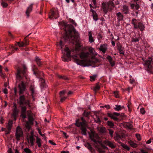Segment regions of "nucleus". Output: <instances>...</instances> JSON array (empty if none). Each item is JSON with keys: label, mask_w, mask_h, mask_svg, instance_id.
<instances>
[{"label": "nucleus", "mask_w": 153, "mask_h": 153, "mask_svg": "<svg viewBox=\"0 0 153 153\" xmlns=\"http://www.w3.org/2000/svg\"><path fill=\"white\" fill-rule=\"evenodd\" d=\"M23 70L19 68L17 69L16 74V82L17 83H19L18 85L19 89V97L18 100V104L21 108V116L23 119L26 118V113L27 114L29 123L30 124L33 125L34 119L31 116L29 111H26V107L24 105H28L30 107V101L26 99L25 96L23 95L26 89L25 84L26 82L27 68L24 64L22 65Z\"/></svg>", "instance_id": "obj_1"}, {"label": "nucleus", "mask_w": 153, "mask_h": 153, "mask_svg": "<svg viewBox=\"0 0 153 153\" xmlns=\"http://www.w3.org/2000/svg\"><path fill=\"white\" fill-rule=\"evenodd\" d=\"M65 32L63 38L65 42L69 41L74 43V42L77 41L79 34L72 25L65 24Z\"/></svg>", "instance_id": "obj_2"}, {"label": "nucleus", "mask_w": 153, "mask_h": 153, "mask_svg": "<svg viewBox=\"0 0 153 153\" xmlns=\"http://www.w3.org/2000/svg\"><path fill=\"white\" fill-rule=\"evenodd\" d=\"M80 57L81 59H86L85 60H80L77 58L76 55H74L73 56L74 59V62L78 65H85V66L89 64V60L91 59L90 53L88 52H82L80 54Z\"/></svg>", "instance_id": "obj_3"}, {"label": "nucleus", "mask_w": 153, "mask_h": 153, "mask_svg": "<svg viewBox=\"0 0 153 153\" xmlns=\"http://www.w3.org/2000/svg\"><path fill=\"white\" fill-rule=\"evenodd\" d=\"M114 6L113 2L111 1H109L108 2L102 3L101 8L104 13L106 14L107 13L109 9L110 11H111Z\"/></svg>", "instance_id": "obj_4"}, {"label": "nucleus", "mask_w": 153, "mask_h": 153, "mask_svg": "<svg viewBox=\"0 0 153 153\" xmlns=\"http://www.w3.org/2000/svg\"><path fill=\"white\" fill-rule=\"evenodd\" d=\"M89 51L90 52V56L91 59L89 60V64L86 65L88 66L91 65L92 64L98 62L99 60L94 58L95 55V52L94 49L92 47H90L88 49Z\"/></svg>", "instance_id": "obj_5"}, {"label": "nucleus", "mask_w": 153, "mask_h": 153, "mask_svg": "<svg viewBox=\"0 0 153 153\" xmlns=\"http://www.w3.org/2000/svg\"><path fill=\"white\" fill-rule=\"evenodd\" d=\"M65 51L66 52V55H64L62 57V60L64 62H68L70 60L69 59L71 57V53L70 50L68 47H66L65 49Z\"/></svg>", "instance_id": "obj_6"}, {"label": "nucleus", "mask_w": 153, "mask_h": 153, "mask_svg": "<svg viewBox=\"0 0 153 153\" xmlns=\"http://www.w3.org/2000/svg\"><path fill=\"white\" fill-rule=\"evenodd\" d=\"M89 135L90 139L94 143H100V142L98 140L99 139L100 137L97 134L95 133L93 131H92Z\"/></svg>", "instance_id": "obj_7"}, {"label": "nucleus", "mask_w": 153, "mask_h": 153, "mask_svg": "<svg viewBox=\"0 0 153 153\" xmlns=\"http://www.w3.org/2000/svg\"><path fill=\"white\" fill-rule=\"evenodd\" d=\"M59 17V14L58 11L56 9H52L49 13V18L51 19H53V17L55 19Z\"/></svg>", "instance_id": "obj_8"}, {"label": "nucleus", "mask_w": 153, "mask_h": 153, "mask_svg": "<svg viewBox=\"0 0 153 153\" xmlns=\"http://www.w3.org/2000/svg\"><path fill=\"white\" fill-rule=\"evenodd\" d=\"M23 135V132L21 128L17 127L16 129V133L15 136L16 139L19 140L20 139V138L22 137Z\"/></svg>", "instance_id": "obj_9"}, {"label": "nucleus", "mask_w": 153, "mask_h": 153, "mask_svg": "<svg viewBox=\"0 0 153 153\" xmlns=\"http://www.w3.org/2000/svg\"><path fill=\"white\" fill-rule=\"evenodd\" d=\"M120 115V113L117 112H114L113 113L108 112L107 113L108 116L115 121H117L118 120V118L116 117L119 116Z\"/></svg>", "instance_id": "obj_10"}, {"label": "nucleus", "mask_w": 153, "mask_h": 153, "mask_svg": "<svg viewBox=\"0 0 153 153\" xmlns=\"http://www.w3.org/2000/svg\"><path fill=\"white\" fill-rule=\"evenodd\" d=\"M152 60V58L151 57H149L148 59L145 61V65L147 66L148 71L152 73L151 71L152 66L151 65Z\"/></svg>", "instance_id": "obj_11"}, {"label": "nucleus", "mask_w": 153, "mask_h": 153, "mask_svg": "<svg viewBox=\"0 0 153 153\" xmlns=\"http://www.w3.org/2000/svg\"><path fill=\"white\" fill-rule=\"evenodd\" d=\"M104 143L106 145L109 146L111 149H114L116 147V145L114 144V143L106 140L104 142Z\"/></svg>", "instance_id": "obj_12"}, {"label": "nucleus", "mask_w": 153, "mask_h": 153, "mask_svg": "<svg viewBox=\"0 0 153 153\" xmlns=\"http://www.w3.org/2000/svg\"><path fill=\"white\" fill-rule=\"evenodd\" d=\"M33 71L34 74L36 76L37 74L38 75L40 76L41 74L43 75H44V73L38 71L37 68L35 66H34V67H33Z\"/></svg>", "instance_id": "obj_13"}, {"label": "nucleus", "mask_w": 153, "mask_h": 153, "mask_svg": "<svg viewBox=\"0 0 153 153\" xmlns=\"http://www.w3.org/2000/svg\"><path fill=\"white\" fill-rule=\"evenodd\" d=\"M121 10L122 12L124 14H126L129 13V9L128 7L126 5L123 6Z\"/></svg>", "instance_id": "obj_14"}, {"label": "nucleus", "mask_w": 153, "mask_h": 153, "mask_svg": "<svg viewBox=\"0 0 153 153\" xmlns=\"http://www.w3.org/2000/svg\"><path fill=\"white\" fill-rule=\"evenodd\" d=\"M124 48L122 47V46L120 44L118 45L117 49L119 51V52L120 54L124 55V52L123 51Z\"/></svg>", "instance_id": "obj_15"}, {"label": "nucleus", "mask_w": 153, "mask_h": 153, "mask_svg": "<svg viewBox=\"0 0 153 153\" xmlns=\"http://www.w3.org/2000/svg\"><path fill=\"white\" fill-rule=\"evenodd\" d=\"M116 15L117 17V19L119 21H122L123 20L124 16L121 13H117L116 14Z\"/></svg>", "instance_id": "obj_16"}, {"label": "nucleus", "mask_w": 153, "mask_h": 153, "mask_svg": "<svg viewBox=\"0 0 153 153\" xmlns=\"http://www.w3.org/2000/svg\"><path fill=\"white\" fill-rule=\"evenodd\" d=\"M99 49L103 53H105L107 49V45L106 44L101 45H100Z\"/></svg>", "instance_id": "obj_17"}, {"label": "nucleus", "mask_w": 153, "mask_h": 153, "mask_svg": "<svg viewBox=\"0 0 153 153\" xmlns=\"http://www.w3.org/2000/svg\"><path fill=\"white\" fill-rule=\"evenodd\" d=\"M33 4H31L28 7L27 10L26 12V14L28 17L29 16L30 13L32 11L33 8Z\"/></svg>", "instance_id": "obj_18"}, {"label": "nucleus", "mask_w": 153, "mask_h": 153, "mask_svg": "<svg viewBox=\"0 0 153 153\" xmlns=\"http://www.w3.org/2000/svg\"><path fill=\"white\" fill-rule=\"evenodd\" d=\"M124 126L129 129H131L133 127L132 123H126L123 124Z\"/></svg>", "instance_id": "obj_19"}, {"label": "nucleus", "mask_w": 153, "mask_h": 153, "mask_svg": "<svg viewBox=\"0 0 153 153\" xmlns=\"http://www.w3.org/2000/svg\"><path fill=\"white\" fill-rule=\"evenodd\" d=\"M137 29H140L141 31H143L145 28L144 25H143L141 22H139L137 25Z\"/></svg>", "instance_id": "obj_20"}, {"label": "nucleus", "mask_w": 153, "mask_h": 153, "mask_svg": "<svg viewBox=\"0 0 153 153\" xmlns=\"http://www.w3.org/2000/svg\"><path fill=\"white\" fill-rule=\"evenodd\" d=\"M138 23L137 22V20L135 19H133L131 21V24L134 25V27L135 29H137V25Z\"/></svg>", "instance_id": "obj_21"}, {"label": "nucleus", "mask_w": 153, "mask_h": 153, "mask_svg": "<svg viewBox=\"0 0 153 153\" xmlns=\"http://www.w3.org/2000/svg\"><path fill=\"white\" fill-rule=\"evenodd\" d=\"M30 142L31 144V146H33L34 145V139L33 137V133H31V135L30 137Z\"/></svg>", "instance_id": "obj_22"}, {"label": "nucleus", "mask_w": 153, "mask_h": 153, "mask_svg": "<svg viewBox=\"0 0 153 153\" xmlns=\"http://www.w3.org/2000/svg\"><path fill=\"white\" fill-rule=\"evenodd\" d=\"M88 36H89V41L90 43H92L94 41V40L92 36V34L91 31L88 32Z\"/></svg>", "instance_id": "obj_23"}, {"label": "nucleus", "mask_w": 153, "mask_h": 153, "mask_svg": "<svg viewBox=\"0 0 153 153\" xmlns=\"http://www.w3.org/2000/svg\"><path fill=\"white\" fill-rule=\"evenodd\" d=\"M107 59L108 60L109 62L112 67L114 65V62L113 61L112 57L110 56H108L107 57Z\"/></svg>", "instance_id": "obj_24"}, {"label": "nucleus", "mask_w": 153, "mask_h": 153, "mask_svg": "<svg viewBox=\"0 0 153 153\" xmlns=\"http://www.w3.org/2000/svg\"><path fill=\"white\" fill-rule=\"evenodd\" d=\"M80 129L81 130V133L82 134H83L85 135H86L87 134L86 131L87 129L86 128V127H81Z\"/></svg>", "instance_id": "obj_25"}, {"label": "nucleus", "mask_w": 153, "mask_h": 153, "mask_svg": "<svg viewBox=\"0 0 153 153\" xmlns=\"http://www.w3.org/2000/svg\"><path fill=\"white\" fill-rule=\"evenodd\" d=\"M115 107H114V110L117 111H119L122 109L123 108H124L123 106H121L120 105H115Z\"/></svg>", "instance_id": "obj_26"}, {"label": "nucleus", "mask_w": 153, "mask_h": 153, "mask_svg": "<svg viewBox=\"0 0 153 153\" xmlns=\"http://www.w3.org/2000/svg\"><path fill=\"white\" fill-rule=\"evenodd\" d=\"M98 131L100 133H105L106 131V128L104 127H99L98 128Z\"/></svg>", "instance_id": "obj_27"}, {"label": "nucleus", "mask_w": 153, "mask_h": 153, "mask_svg": "<svg viewBox=\"0 0 153 153\" xmlns=\"http://www.w3.org/2000/svg\"><path fill=\"white\" fill-rule=\"evenodd\" d=\"M128 143L132 147L135 148L137 146L136 143L131 140L128 141Z\"/></svg>", "instance_id": "obj_28"}, {"label": "nucleus", "mask_w": 153, "mask_h": 153, "mask_svg": "<svg viewBox=\"0 0 153 153\" xmlns=\"http://www.w3.org/2000/svg\"><path fill=\"white\" fill-rule=\"evenodd\" d=\"M13 122L12 120H10L9 121L8 125L7 126V128L8 130H11Z\"/></svg>", "instance_id": "obj_29"}, {"label": "nucleus", "mask_w": 153, "mask_h": 153, "mask_svg": "<svg viewBox=\"0 0 153 153\" xmlns=\"http://www.w3.org/2000/svg\"><path fill=\"white\" fill-rule=\"evenodd\" d=\"M92 13H93V18L94 20L95 21H97L98 20V17L95 11H94V10H92Z\"/></svg>", "instance_id": "obj_30"}, {"label": "nucleus", "mask_w": 153, "mask_h": 153, "mask_svg": "<svg viewBox=\"0 0 153 153\" xmlns=\"http://www.w3.org/2000/svg\"><path fill=\"white\" fill-rule=\"evenodd\" d=\"M41 140L38 137H36V142L37 143V145L40 148L41 146Z\"/></svg>", "instance_id": "obj_31"}, {"label": "nucleus", "mask_w": 153, "mask_h": 153, "mask_svg": "<svg viewBox=\"0 0 153 153\" xmlns=\"http://www.w3.org/2000/svg\"><path fill=\"white\" fill-rule=\"evenodd\" d=\"M85 146L89 150L92 151L93 148L91 147V145L89 143H87L85 144Z\"/></svg>", "instance_id": "obj_32"}, {"label": "nucleus", "mask_w": 153, "mask_h": 153, "mask_svg": "<svg viewBox=\"0 0 153 153\" xmlns=\"http://www.w3.org/2000/svg\"><path fill=\"white\" fill-rule=\"evenodd\" d=\"M35 61L37 64L39 66H40L41 65V62L40 61V59L38 57H36L35 58Z\"/></svg>", "instance_id": "obj_33"}, {"label": "nucleus", "mask_w": 153, "mask_h": 153, "mask_svg": "<svg viewBox=\"0 0 153 153\" xmlns=\"http://www.w3.org/2000/svg\"><path fill=\"white\" fill-rule=\"evenodd\" d=\"M120 143H121V145L124 149L127 150H129L130 148L128 146L124 143H122L121 142H120Z\"/></svg>", "instance_id": "obj_34"}, {"label": "nucleus", "mask_w": 153, "mask_h": 153, "mask_svg": "<svg viewBox=\"0 0 153 153\" xmlns=\"http://www.w3.org/2000/svg\"><path fill=\"white\" fill-rule=\"evenodd\" d=\"M18 110H17V109H16V108L13 109V115L14 117H16V116H17L18 114Z\"/></svg>", "instance_id": "obj_35"}, {"label": "nucleus", "mask_w": 153, "mask_h": 153, "mask_svg": "<svg viewBox=\"0 0 153 153\" xmlns=\"http://www.w3.org/2000/svg\"><path fill=\"white\" fill-rule=\"evenodd\" d=\"M30 90L31 91V95H33L34 93V86L33 85H31L30 87Z\"/></svg>", "instance_id": "obj_36"}, {"label": "nucleus", "mask_w": 153, "mask_h": 153, "mask_svg": "<svg viewBox=\"0 0 153 153\" xmlns=\"http://www.w3.org/2000/svg\"><path fill=\"white\" fill-rule=\"evenodd\" d=\"M82 120H83V122H80V125L81 127H86V121L85 120H83V118H82Z\"/></svg>", "instance_id": "obj_37"}, {"label": "nucleus", "mask_w": 153, "mask_h": 153, "mask_svg": "<svg viewBox=\"0 0 153 153\" xmlns=\"http://www.w3.org/2000/svg\"><path fill=\"white\" fill-rule=\"evenodd\" d=\"M93 88V90L95 92H96V91H97L100 89V86L98 84H97L96 86L95 87H94Z\"/></svg>", "instance_id": "obj_38"}, {"label": "nucleus", "mask_w": 153, "mask_h": 153, "mask_svg": "<svg viewBox=\"0 0 153 153\" xmlns=\"http://www.w3.org/2000/svg\"><path fill=\"white\" fill-rule=\"evenodd\" d=\"M17 43L19 47H23L25 46V43L23 42H18Z\"/></svg>", "instance_id": "obj_39"}, {"label": "nucleus", "mask_w": 153, "mask_h": 153, "mask_svg": "<svg viewBox=\"0 0 153 153\" xmlns=\"http://www.w3.org/2000/svg\"><path fill=\"white\" fill-rule=\"evenodd\" d=\"M24 151L25 153H31L32 152L31 150L27 148L24 149Z\"/></svg>", "instance_id": "obj_40"}, {"label": "nucleus", "mask_w": 153, "mask_h": 153, "mask_svg": "<svg viewBox=\"0 0 153 153\" xmlns=\"http://www.w3.org/2000/svg\"><path fill=\"white\" fill-rule=\"evenodd\" d=\"M1 4L3 7L4 8L6 7L8 5V4L7 3L3 1H2L1 2Z\"/></svg>", "instance_id": "obj_41"}, {"label": "nucleus", "mask_w": 153, "mask_h": 153, "mask_svg": "<svg viewBox=\"0 0 153 153\" xmlns=\"http://www.w3.org/2000/svg\"><path fill=\"white\" fill-rule=\"evenodd\" d=\"M139 40L140 39L139 37L136 38H132L131 41L132 42H138Z\"/></svg>", "instance_id": "obj_42"}, {"label": "nucleus", "mask_w": 153, "mask_h": 153, "mask_svg": "<svg viewBox=\"0 0 153 153\" xmlns=\"http://www.w3.org/2000/svg\"><path fill=\"white\" fill-rule=\"evenodd\" d=\"M90 113V112H86V111H85L83 114L85 116L88 117Z\"/></svg>", "instance_id": "obj_43"}, {"label": "nucleus", "mask_w": 153, "mask_h": 153, "mask_svg": "<svg viewBox=\"0 0 153 153\" xmlns=\"http://www.w3.org/2000/svg\"><path fill=\"white\" fill-rule=\"evenodd\" d=\"M38 131L40 135H41L42 137H43L45 139H46V137H45V134H42L41 131L39 129L38 130Z\"/></svg>", "instance_id": "obj_44"}, {"label": "nucleus", "mask_w": 153, "mask_h": 153, "mask_svg": "<svg viewBox=\"0 0 153 153\" xmlns=\"http://www.w3.org/2000/svg\"><path fill=\"white\" fill-rule=\"evenodd\" d=\"M107 125L110 127H112L114 126V123L111 121H108L107 122Z\"/></svg>", "instance_id": "obj_45"}, {"label": "nucleus", "mask_w": 153, "mask_h": 153, "mask_svg": "<svg viewBox=\"0 0 153 153\" xmlns=\"http://www.w3.org/2000/svg\"><path fill=\"white\" fill-rule=\"evenodd\" d=\"M30 123H29V122L28 121H27L26 122V124L25 125L26 128H27L28 130H29L30 128Z\"/></svg>", "instance_id": "obj_46"}, {"label": "nucleus", "mask_w": 153, "mask_h": 153, "mask_svg": "<svg viewBox=\"0 0 153 153\" xmlns=\"http://www.w3.org/2000/svg\"><path fill=\"white\" fill-rule=\"evenodd\" d=\"M98 151L100 153H105V151L101 148H98Z\"/></svg>", "instance_id": "obj_47"}, {"label": "nucleus", "mask_w": 153, "mask_h": 153, "mask_svg": "<svg viewBox=\"0 0 153 153\" xmlns=\"http://www.w3.org/2000/svg\"><path fill=\"white\" fill-rule=\"evenodd\" d=\"M31 33H30L28 35H27L26 37L25 38V46L28 45V41L26 40L25 39V38L26 37H28L31 34Z\"/></svg>", "instance_id": "obj_48"}, {"label": "nucleus", "mask_w": 153, "mask_h": 153, "mask_svg": "<svg viewBox=\"0 0 153 153\" xmlns=\"http://www.w3.org/2000/svg\"><path fill=\"white\" fill-rule=\"evenodd\" d=\"M113 93L114 95V96L116 98H118L119 97L118 91H114L113 92Z\"/></svg>", "instance_id": "obj_49"}, {"label": "nucleus", "mask_w": 153, "mask_h": 153, "mask_svg": "<svg viewBox=\"0 0 153 153\" xmlns=\"http://www.w3.org/2000/svg\"><path fill=\"white\" fill-rule=\"evenodd\" d=\"M96 116L97 117V119L96 120H95V121L96 122V123H100L101 122V121L100 118L97 115H96Z\"/></svg>", "instance_id": "obj_50"}, {"label": "nucleus", "mask_w": 153, "mask_h": 153, "mask_svg": "<svg viewBox=\"0 0 153 153\" xmlns=\"http://www.w3.org/2000/svg\"><path fill=\"white\" fill-rule=\"evenodd\" d=\"M40 80L41 81V82L42 83V85H43V86H44L45 82V80L42 78H40Z\"/></svg>", "instance_id": "obj_51"}, {"label": "nucleus", "mask_w": 153, "mask_h": 153, "mask_svg": "<svg viewBox=\"0 0 153 153\" xmlns=\"http://www.w3.org/2000/svg\"><path fill=\"white\" fill-rule=\"evenodd\" d=\"M96 77V76H90V80L91 81H94L95 80Z\"/></svg>", "instance_id": "obj_52"}, {"label": "nucleus", "mask_w": 153, "mask_h": 153, "mask_svg": "<svg viewBox=\"0 0 153 153\" xmlns=\"http://www.w3.org/2000/svg\"><path fill=\"white\" fill-rule=\"evenodd\" d=\"M69 21H70V22L71 23H72L74 25H75V26L76 25H77L76 23V22H75L73 20L71 19H69Z\"/></svg>", "instance_id": "obj_53"}, {"label": "nucleus", "mask_w": 153, "mask_h": 153, "mask_svg": "<svg viewBox=\"0 0 153 153\" xmlns=\"http://www.w3.org/2000/svg\"><path fill=\"white\" fill-rule=\"evenodd\" d=\"M109 131V134H110L111 137H112L113 136V134L114 131L111 129H108Z\"/></svg>", "instance_id": "obj_54"}, {"label": "nucleus", "mask_w": 153, "mask_h": 153, "mask_svg": "<svg viewBox=\"0 0 153 153\" xmlns=\"http://www.w3.org/2000/svg\"><path fill=\"white\" fill-rule=\"evenodd\" d=\"M145 111L144 110V109L143 108H141L140 109V112L142 114H144L145 113Z\"/></svg>", "instance_id": "obj_55"}, {"label": "nucleus", "mask_w": 153, "mask_h": 153, "mask_svg": "<svg viewBox=\"0 0 153 153\" xmlns=\"http://www.w3.org/2000/svg\"><path fill=\"white\" fill-rule=\"evenodd\" d=\"M136 136L138 140H141L140 135V134H136Z\"/></svg>", "instance_id": "obj_56"}, {"label": "nucleus", "mask_w": 153, "mask_h": 153, "mask_svg": "<svg viewBox=\"0 0 153 153\" xmlns=\"http://www.w3.org/2000/svg\"><path fill=\"white\" fill-rule=\"evenodd\" d=\"M59 45L61 47V48L62 49V47L64 46V44L62 42V41L61 40L60 42Z\"/></svg>", "instance_id": "obj_57"}, {"label": "nucleus", "mask_w": 153, "mask_h": 153, "mask_svg": "<svg viewBox=\"0 0 153 153\" xmlns=\"http://www.w3.org/2000/svg\"><path fill=\"white\" fill-rule=\"evenodd\" d=\"M139 7L140 6L139 5L136 3L135 5V9L136 10H138L139 8Z\"/></svg>", "instance_id": "obj_58"}, {"label": "nucleus", "mask_w": 153, "mask_h": 153, "mask_svg": "<svg viewBox=\"0 0 153 153\" xmlns=\"http://www.w3.org/2000/svg\"><path fill=\"white\" fill-rule=\"evenodd\" d=\"M65 91H60L59 93V94L60 95V96H62L63 95H64L65 94Z\"/></svg>", "instance_id": "obj_59"}, {"label": "nucleus", "mask_w": 153, "mask_h": 153, "mask_svg": "<svg viewBox=\"0 0 153 153\" xmlns=\"http://www.w3.org/2000/svg\"><path fill=\"white\" fill-rule=\"evenodd\" d=\"M3 92L5 94H7L8 93V90L6 88H4L3 90Z\"/></svg>", "instance_id": "obj_60"}, {"label": "nucleus", "mask_w": 153, "mask_h": 153, "mask_svg": "<svg viewBox=\"0 0 153 153\" xmlns=\"http://www.w3.org/2000/svg\"><path fill=\"white\" fill-rule=\"evenodd\" d=\"M75 125L78 127L80 126V122H78L76 121V122L75 123Z\"/></svg>", "instance_id": "obj_61"}, {"label": "nucleus", "mask_w": 153, "mask_h": 153, "mask_svg": "<svg viewBox=\"0 0 153 153\" xmlns=\"http://www.w3.org/2000/svg\"><path fill=\"white\" fill-rule=\"evenodd\" d=\"M9 35L13 39L14 38V36L10 32H9Z\"/></svg>", "instance_id": "obj_62"}, {"label": "nucleus", "mask_w": 153, "mask_h": 153, "mask_svg": "<svg viewBox=\"0 0 153 153\" xmlns=\"http://www.w3.org/2000/svg\"><path fill=\"white\" fill-rule=\"evenodd\" d=\"M49 142L51 144L53 145H56L55 143L53 142L52 140H49Z\"/></svg>", "instance_id": "obj_63"}, {"label": "nucleus", "mask_w": 153, "mask_h": 153, "mask_svg": "<svg viewBox=\"0 0 153 153\" xmlns=\"http://www.w3.org/2000/svg\"><path fill=\"white\" fill-rule=\"evenodd\" d=\"M67 98L66 97H62L61 99V102H63L64 100H65L66 98Z\"/></svg>", "instance_id": "obj_64"}]
</instances>
